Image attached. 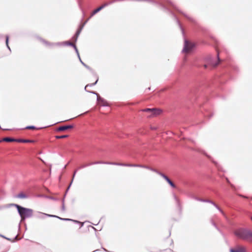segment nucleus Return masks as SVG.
I'll return each mask as SVG.
<instances>
[{"label": "nucleus", "mask_w": 252, "mask_h": 252, "mask_svg": "<svg viewBox=\"0 0 252 252\" xmlns=\"http://www.w3.org/2000/svg\"><path fill=\"white\" fill-rule=\"evenodd\" d=\"M142 111L149 112L150 114V116H156L159 115L161 113V110L154 108H147L143 110Z\"/></svg>", "instance_id": "nucleus-4"}, {"label": "nucleus", "mask_w": 252, "mask_h": 252, "mask_svg": "<svg viewBox=\"0 0 252 252\" xmlns=\"http://www.w3.org/2000/svg\"><path fill=\"white\" fill-rule=\"evenodd\" d=\"M42 214L44 215H46L47 216H48V217H56V218H59V219H61V220H72L71 219H62L59 217H58V216H56L55 215H49V214H45V213H41Z\"/></svg>", "instance_id": "nucleus-10"}, {"label": "nucleus", "mask_w": 252, "mask_h": 252, "mask_svg": "<svg viewBox=\"0 0 252 252\" xmlns=\"http://www.w3.org/2000/svg\"><path fill=\"white\" fill-rule=\"evenodd\" d=\"M97 81H98V79L97 78V79H96V80L95 81V82L94 83L92 84H91V85H95V84L96 83V82H97Z\"/></svg>", "instance_id": "nucleus-19"}, {"label": "nucleus", "mask_w": 252, "mask_h": 252, "mask_svg": "<svg viewBox=\"0 0 252 252\" xmlns=\"http://www.w3.org/2000/svg\"><path fill=\"white\" fill-rule=\"evenodd\" d=\"M79 34V32L78 31L77 33H76V36H77L78 35V34Z\"/></svg>", "instance_id": "nucleus-21"}, {"label": "nucleus", "mask_w": 252, "mask_h": 252, "mask_svg": "<svg viewBox=\"0 0 252 252\" xmlns=\"http://www.w3.org/2000/svg\"><path fill=\"white\" fill-rule=\"evenodd\" d=\"M235 235L239 238L249 242H252V231L240 229L235 231Z\"/></svg>", "instance_id": "nucleus-1"}, {"label": "nucleus", "mask_w": 252, "mask_h": 252, "mask_svg": "<svg viewBox=\"0 0 252 252\" xmlns=\"http://www.w3.org/2000/svg\"><path fill=\"white\" fill-rule=\"evenodd\" d=\"M89 86V85H86V87H85V90H87V88H88V87Z\"/></svg>", "instance_id": "nucleus-20"}, {"label": "nucleus", "mask_w": 252, "mask_h": 252, "mask_svg": "<svg viewBox=\"0 0 252 252\" xmlns=\"http://www.w3.org/2000/svg\"><path fill=\"white\" fill-rule=\"evenodd\" d=\"M161 176L173 188H175L174 184L166 175L161 174Z\"/></svg>", "instance_id": "nucleus-9"}, {"label": "nucleus", "mask_w": 252, "mask_h": 252, "mask_svg": "<svg viewBox=\"0 0 252 252\" xmlns=\"http://www.w3.org/2000/svg\"><path fill=\"white\" fill-rule=\"evenodd\" d=\"M68 135H62V136H56L55 137L56 139H62V138H67L68 137Z\"/></svg>", "instance_id": "nucleus-15"}, {"label": "nucleus", "mask_w": 252, "mask_h": 252, "mask_svg": "<svg viewBox=\"0 0 252 252\" xmlns=\"http://www.w3.org/2000/svg\"><path fill=\"white\" fill-rule=\"evenodd\" d=\"M2 141H5V142H10L17 141V139L11 138L9 137H5L2 139Z\"/></svg>", "instance_id": "nucleus-12"}, {"label": "nucleus", "mask_w": 252, "mask_h": 252, "mask_svg": "<svg viewBox=\"0 0 252 252\" xmlns=\"http://www.w3.org/2000/svg\"><path fill=\"white\" fill-rule=\"evenodd\" d=\"M17 197L19 198H25L27 197V196L23 192H21L17 195Z\"/></svg>", "instance_id": "nucleus-13"}, {"label": "nucleus", "mask_w": 252, "mask_h": 252, "mask_svg": "<svg viewBox=\"0 0 252 252\" xmlns=\"http://www.w3.org/2000/svg\"><path fill=\"white\" fill-rule=\"evenodd\" d=\"M8 38H9L8 36H6V45H7V47L9 49V47L8 44Z\"/></svg>", "instance_id": "nucleus-17"}, {"label": "nucleus", "mask_w": 252, "mask_h": 252, "mask_svg": "<svg viewBox=\"0 0 252 252\" xmlns=\"http://www.w3.org/2000/svg\"><path fill=\"white\" fill-rule=\"evenodd\" d=\"M218 65V64H216L214 66H216Z\"/></svg>", "instance_id": "nucleus-24"}, {"label": "nucleus", "mask_w": 252, "mask_h": 252, "mask_svg": "<svg viewBox=\"0 0 252 252\" xmlns=\"http://www.w3.org/2000/svg\"><path fill=\"white\" fill-rule=\"evenodd\" d=\"M73 126L72 125L63 126L59 127L57 129V130L59 131H64L68 129H71L73 128Z\"/></svg>", "instance_id": "nucleus-7"}, {"label": "nucleus", "mask_w": 252, "mask_h": 252, "mask_svg": "<svg viewBox=\"0 0 252 252\" xmlns=\"http://www.w3.org/2000/svg\"><path fill=\"white\" fill-rule=\"evenodd\" d=\"M17 142L22 143H33L34 141L33 140H31L20 139H17Z\"/></svg>", "instance_id": "nucleus-11"}, {"label": "nucleus", "mask_w": 252, "mask_h": 252, "mask_svg": "<svg viewBox=\"0 0 252 252\" xmlns=\"http://www.w3.org/2000/svg\"><path fill=\"white\" fill-rule=\"evenodd\" d=\"M97 101L98 104L101 105L107 106L108 105L107 102L100 96H97Z\"/></svg>", "instance_id": "nucleus-6"}, {"label": "nucleus", "mask_w": 252, "mask_h": 252, "mask_svg": "<svg viewBox=\"0 0 252 252\" xmlns=\"http://www.w3.org/2000/svg\"><path fill=\"white\" fill-rule=\"evenodd\" d=\"M15 207L18 211L22 220H23L26 218H29L32 215L33 211L32 209L26 208L18 205H15Z\"/></svg>", "instance_id": "nucleus-2"}, {"label": "nucleus", "mask_w": 252, "mask_h": 252, "mask_svg": "<svg viewBox=\"0 0 252 252\" xmlns=\"http://www.w3.org/2000/svg\"><path fill=\"white\" fill-rule=\"evenodd\" d=\"M70 44H71V45H73V46H75V45H74V44H73V43H71Z\"/></svg>", "instance_id": "nucleus-23"}, {"label": "nucleus", "mask_w": 252, "mask_h": 252, "mask_svg": "<svg viewBox=\"0 0 252 252\" xmlns=\"http://www.w3.org/2000/svg\"><path fill=\"white\" fill-rule=\"evenodd\" d=\"M43 43L47 46H52L54 45L53 43L48 42V41L43 40Z\"/></svg>", "instance_id": "nucleus-14"}, {"label": "nucleus", "mask_w": 252, "mask_h": 252, "mask_svg": "<svg viewBox=\"0 0 252 252\" xmlns=\"http://www.w3.org/2000/svg\"><path fill=\"white\" fill-rule=\"evenodd\" d=\"M189 141L192 144H194L195 143V142L194 140L192 139H189Z\"/></svg>", "instance_id": "nucleus-18"}, {"label": "nucleus", "mask_w": 252, "mask_h": 252, "mask_svg": "<svg viewBox=\"0 0 252 252\" xmlns=\"http://www.w3.org/2000/svg\"><path fill=\"white\" fill-rule=\"evenodd\" d=\"M241 196H242L243 197H244V198H247L246 196H242V195H241Z\"/></svg>", "instance_id": "nucleus-22"}, {"label": "nucleus", "mask_w": 252, "mask_h": 252, "mask_svg": "<svg viewBox=\"0 0 252 252\" xmlns=\"http://www.w3.org/2000/svg\"><path fill=\"white\" fill-rule=\"evenodd\" d=\"M107 5V3H104V4L102 5L101 6L98 7L97 8L95 9L93 11V12L91 14V17L94 16V14H95L96 13L99 12L100 10H101L102 8H103L104 7Z\"/></svg>", "instance_id": "nucleus-8"}, {"label": "nucleus", "mask_w": 252, "mask_h": 252, "mask_svg": "<svg viewBox=\"0 0 252 252\" xmlns=\"http://www.w3.org/2000/svg\"><path fill=\"white\" fill-rule=\"evenodd\" d=\"M193 46L194 44L192 43H191L189 41L186 40L185 42V45L183 51L186 53H188L191 51Z\"/></svg>", "instance_id": "nucleus-3"}, {"label": "nucleus", "mask_w": 252, "mask_h": 252, "mask_svg": "<svg viewBox=\"0 0 252 252\" xmlns=\"http://www.w3.org/2000/svg\"><path fill=\"white\" fill-rule=\"evenodd\" d=\"M26 129L34 130V129H37L38 128H36L34 126H28L26 127Z\"/></svg>", "instance_id": "nucleus-16"}, {"label": "nucleus", "mask_w": 252, "mask_h": 252, "mask_svg": "<svg viewBox=\"0 0 252 252\" xmlns=\"http://www.w3.org/2000/svg\"><path fill=\"white\" fill-rule=\"evenodd\" d=\"M230 252H247L246 248L243 246L238 245L230 250Z\"/></svg>", "instance_id": "nucleus-5"}]
</instances>
